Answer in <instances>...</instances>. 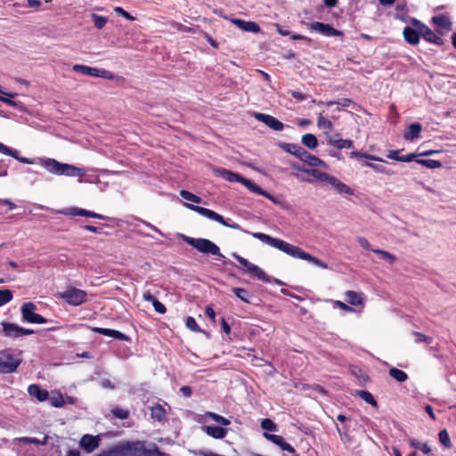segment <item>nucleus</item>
Masks as SVG:
<instances>
[{"label":"nucleus","instance_id":"obj_11","mask_svg":"<svg viewBox=\"0 0 456 456\" xmlns=\"http://www.w3.org/2000/svg\"><path fill=\"white\" fill-rule=\"evenodd\" d=\"M293 167L295 168H297L299 171H302L309 175H311L313 177L312 178H305V177H300V179L302 181H305V182H307V183H314V179L317 180L318 182H320L322 184H330V182H331V179L333 178V175H330L327 173H324V172H322L318 169H306V168H301L299 167H297L295 165H293Z\"/></svg>","mask_w":456,"mask_h":456},{"label":"nucleus","instance_id":"obj_48","mask_svg":"<svg viewBox=\"0 0 456 456\" xmlns=\"http://www.w3.org/2000/svg\"><path fill=\"white\" fill-rule=\"evenodd\" d=\"M92 19L94 20V26L97 28H102L108 21V19L106 17L99 16L95 13L92 14Z\"/></svg>","mask_w":456,"mask_h":456},{"label":"nucleus","instance_id":"obj_54","mask_svg":"<svg viewBox=\"0 0 456 456\" xmlns=\"http://www.w3.org/2000/svg\"><path fill=\"white\" fill-rule=\"evenodd\" d=\"M264 436L267 440L271 441L272 443L275 444L278 446H280L284 440L283 437L281 436L272 435V434H268V433H264Z\"/></svg>","mask_w":456,"mask_h":456},{"label":"nucleus","instance_id":"obj_5","mask_svg":"<svg viewBox=\"0 0 456 456\" xmlns=\"http://www.w3.org/2000/svg\"><path fill=\"white\" fill-rule=\"evenodd\" d=\"M181 238L190 246L193 247L201 253L224 257V255H222L220 252L219 247L208 239H195L186 235H181Z\"/></svg>","mask_w":456,"mask_h":456},{"label":"nucleus","instance_id":"obj_61","mask_svg":"<svg viewBox=\"0 0 456 456\" xmlns=\"http://www.w3.org/2000/svg\"><path fill=\"white\" fill-rule=\"evenodd\" d=\"M400 151H399V150L389 151L388 153H387V158L391 159H395V160L400 161V158L402 157V156H399V152Z\"/></svg>","mask_w":456,"mask_h":456},{"label":"nucleus","instance_id":"obj_39","mask_svg":"<svg viewBox=\"0 0 456 456\" xmlns=\"http://www.w3.org/2000/svg\"><path fill=\"white\" fill-rule=\"evenodd\" d=\"M372 252L378 254L383 260L387 262L390 265H393L396 261L395 256L393 254L383 250V249H371Z\"/></svg>","mask_w":456,"mask_h":456},{"label":"nucleus","instance_id":"obj_47","mask_svg":"<svg viewBox=\"0 0 456 456\" xmlns=\"http://www.w3.org/2000/svg\"><path fill=\"white\" fill-rule=\"evenodd\" d=\"M12 299V293L10 289L0 290V306Z\"/></svg>","mask_w":456,"mask_h":456},{"label":"nucleus","instance_id":"obj_24","mask_svg":"<svg viewBox=\"0 0 456 456\" xmlns=\"http://www.w3.org/2000/svg\"><path fill=\"white\" fill-rule=\"evenodd\" d=\"M419 34L428 42L435 43L436 45H442L443 40L437 37L429 28L421 26L419 28Z\"/></svg>","mask_w":456,"mask_h":456},{"label":"nucleus","instance_id":"obj_49","mask_svg":"<svg viewBox=\"0 0 456 456\" xmlns=\"http://www.w3.org/2000/svg\"><path fill=\"white\" fill-rule=\"evenodd\" d=\"M232 291L243 302L249 303V300L248 298V291L245 289H242V288H233Z\"/></svg>","mask_w":456,"mask_h":456},{"label":"nucleus","instance_id":"obj_51","mask_svg":"<svg viewBox=\"0 0 456 456\" xmlns=\"http://www.w3.org/2000/svg\"><path fill=\"white\" fill-rule=\"evenodd\" d=\"M232 256L236 259L238 260V262L243 266L244 268V272L247 273L248 270L251 267V265H253L252 263H250L248 260H247L246 258L239 256L238 254L236 253H232Z\"/></svg>","mask_w":456,"mask_h":456},{"label":"nucleus","instance_id":"obj_3","mask_svg":"<svg viewBox=\"0 0 456 456\" xmlns=\"http://www.w3.org/2000/svg\"><path fill=\"white\" fill-rule=\"evenodd\" d=\"M40 163L45 169L54 175L79 177L86 175L84 168L70 164L61 163L54 159H40Z\"/></svg>","mask_w":456,"mask_h":456},{"label":"nucleus","instance_id":"obj_22","mask_svg":"<svg viewBox=\"0 0 456 456\" xmlns=\"http://www.w3.org/2000/svg\"><path fill=\"white\" fill-rule=\"evenodd\" d=\"M422 126L419 123L411 124L403 134V138L408 141H412L420 136Z\"/></svg>","mask_w":456,"mask_h":456},{"label":"nucleus","instance_id":"obj_28","mask_svg":"<svg viewBox=\"0 0 456 456\" xmlns=\"http://www.w3.org/2000/svg\"><path fill=\"white\" fill-rule=\"evenodd\" d=\"M346 300L352 305H360L363 303L362 293L348 290L346 292Z\"/></svg>","mask_w":456,"mask_h":456},{"label":"nucleus","instance_id":"obj_30","mask_svg":"<svg viewBox=\"0 0 456 456\" xmlns=\"http://www.w3.org/2000/svg\"><path fill=\"white\" fill-rule=\"evenodd\" d=\"M248 274L253 275L256 277L257 279L265 281L270 282L271 279L269 276L266 275V273L257 265H252L251 267L247 272Z\"/></svg>","mask_w":456,"mask_h":456},{"label":"nucleus","instance_id":"obj_52","mask_svg":"<svg viewBox=\"0 0 456 456\" xmlns=\"http://www.w3.org/2000/svg\"><path fill=\"white\" fill-rule=\"evenodd\" d=\"M261 427L265 430L268 431H276L277 426L276 424L270 419H265L262 420Z\"/></svg>","mask_w":456,"mask_h":456},{"label":"nucleus","instance_id":"obj_40","mask_svg":"<svg viewBox=\"0 0 456 456\" xmlns=\"http://www.w3.org/2000/svg\"><path fill=\"white\" fill-rule=\"evenodd\" d=\"M206 416L211 418L214 421H216L223 426H228L231 423V421L228 419H226L221 415H218L215 412L208 411L206 413Z\"/></svg>","mask_w":456,"mask_h":456},{"label":"nucleus","instance_id":"obj_35","mask_svg":"<svg viewBox=\"0 0 456 456\" xmlns=\"http://www.w3.org/2000/svg\"><path fill=\"white\" fill-rule=\"evenodd\" d=\"M302 143L310 150H314L318 145V140L315 135L312 134H306L302 137Z\"/></svg>","mask_w":456,"mask_h":456},{"label":"nucleus","instance_id":"obj_34","mask_svg":"<svg viewBox=\"0 0 456 456\" xmlns=\"http://www.w3.org/2000/svg\"><path fill=\"white\" fill-rule=\"evenodd\" d=\"M433 21L441 29H444L445 31L451 30L452 23L447 17L444 15L435 16Z\"/></svg>","mask_w":456,"mask_h":456},{"label":"nucleus","instance_id":"obj_37","mask_svg":"<svg viewBox=\"0 0 456 456\" xmlns=\"http://www.w3.org/2000/svg\"><path fill=\"white\" fill-rule=\"evenodd\" d=\"M389 375L400 383L406 381L408 379V375L404 371L396 368H391Z\"/></svg>","mask_w":456,"mask_h":456},{"label":"nucleus","instance_id":"obj_62","mask_svg":"<svg viewBox=\"0 0 456 456\" xmlns=\"http://www.w3.org/2000/svg\"><path fill=\"white\" fill-rule=\"evenodd\" d=\"M335 305L346 312H349V313L354 312V309L351 306L347 305L346 304L343 303L342 301L337 300V301H335Z\"/></svg>","mask_w":456,"mask_h":456},{"label":"nucleus","instance_id":"obj_63","mask_svg":"<svg viewBox=\"0 0 456 456\" xmlns=\"http://www.w3.org/2000/svg\"><path fill=\"white\" fill-rule=\"evenodd\" d=\"M289 94H291L292 97H294L295 99H297L298 101H304L307 98L306 94H304L300 92L290 91Z\"/></svg>","mask_w":456,"mask_h":456},{"label":"nucleus","instance_id":"obj_14","mask_svg":"<svg viewBox=\"0 0 456 456\" xmlns=\"http://www.w3.org/2000/svg\"><path fill=\"white\" fill-rule=\"evenodd\" d=\"M254 117L258 121L265 124L268 127H270L275 131H281L283 129V126H284L283 124L280 120H278L276 118H274L271 115L256 112V113H254Z\"/></svg>","mask_w":456,"mask_h":456},{"label":"nucleus","instance_id":"obj_8","mask_svg":"<svg viewBox=\"0 0 456 456\" xmlns=\"http://www.w3.org/2000/svg\"><path fill=\"white\" fill-rule=\"evenodd\" d=\"M58 297L72 305H79L86 302V292L74 287H69L65 291L58 294Z\"/></svg>","mask_w":456,"mask_h":456},{"label":"nucleus","instance_id":"obj_45","mask_svg":"<svg viewBox=\"0 0 456 456\" xmlns=\"http://www.w3.org/2000/svg\"><path fill=\"white\" fill-rule=\"evenodd\" d=\"M186 327L195 332H203L206 336L208 333L200 330L193 317H188L186 320Z\"/></svg>","mask_w":456,"mask_h":456},{"label":"nucleus","instance_id":"obj_53","mask_svg":"<svg viewBox=\"0 0 456 456\" xmlns=\"http://www.w3.org/2000/svg\"><path fill=\"white\" fill-rule=\"evenodd\" d=\"M111 412L115 417L120 419H126L129 415V411L127 410L121 408H115L111 411Z\"/></svg>","mask_w":456,"mask_h":456},{"label":"nucleus","instance_id":"obj_23","mask_svg":"<svg viewBox=\"0 0 456 456\" xmlns=\"http://www.w3.org/2000/svg\"><path fill=\"white\" fill-rule=\"evenodd\" d=\"M28 392L30 396L36 397L40 402L45 401L48 398V392L36 384L30 385Z\"/></svg>","mask_w":456,"mask_h":456},{"label":"nucleus","instance_id":"obj_33","mask_svg":"<svg viewBox=\"0 0 456 456\" xmlns=\"http://www.w3.org/2000/svg\"><path fill=\"white\" fill-rule=\"evenodd\" d=\"M317 126L324 130V134L328 136L330 135V133L333 130L332 123L324 118L322 113L318 116Z\"/></svg>","mask_w":456,"mask_h":456},{"label":"nucleus","instance_id":"obj_41","mask_svg":"<svg viewBox=\"0 0 456 456\" xmlns=\"http://www.w3.org/2000/svg\"><path fill=\"white\" fill-rule=\"evenodd\" d=\"M417 162L428 168H439L442 167V163L438 160L434 159H419Z\"/></svg>","mask_w":456,"mask_h":456},{"label":"nucleus","instance_id":"obj_12","mask_svg":"<svg viewBox=\"0 0 456 456\" xmlns=\"http://www.w3.org/2000/svg\"><path fill=\"white\" fill-rule=\"evenodd\" d=\"M72 69L74 71H77V72H79V73H82L84 75H87L90 77H104V78H109V79L113 78V75L105 69H98L95 68H92V67H88V66L81 65V64H75L72 67Z\"/></svg>","mask_w":456,"mask_h":456},{"label":"nucleus","instance_id":"obj_43","mask_svg":"<svg viewBox=\"0 0 456 456\" xmlns=\"http://www.w3.org/2000/svg\"><path fill=\"white\" fill-rule=\"evenodd\" d=\"M440 443L446 448L452 447L451 439L448 432L445 429H443L438 434Z\"/></svg>","mask_w":456,"mask_h":456},{"label":"nucleus","instance_id":"obj_6","mask_svg":"<svg viewBox=\"0 0 456 456\" xmlns=\"http://www.w3.org/2000/svg\"><path fill=\"white\" fill-rule=\"evenodd\" d=\"M145 453L141 443H126L116 445L109 450L108 456H142Z\"/></svg>","mask_w":456,"mask_h":456},{"label":"nucleus","instance_id":"obj_4","mask_svg":"<svg viewBox=\"0 0 456 456\" xmlns=\"http://www.w3.org/2000/svg\"><path fill=\"white\" fill-rule=\"evenodd\" d=\"M282 148L287 152L297 157L300 160L305 162L311 167H322L325 169L328 168V166L324 161L307 152L300 145L294 143H284Z\"/></svg>","mask_w":456,"mask_h":456},{"label":"nucleus","instance_id":"obj_26","mask_svg":"<svg viewBox=\"0 0 456 456\" xmlns=\"http://www.w3.org/2000/svg\"><path fill=\"white\" fill-rule=\"evenodd\" d=\"M338 193L342 194H353V190L349 188L346 183H342L340 180L333 176L331 182L330 183Z\"/></svg>","mask_w":456,"mask_h":456},{"label":"nucleus","instance_id":"obj_58","mask_svg":"<svg viewBox=\"0 0 456 456\" xmlns=\"http://www.w3.org/2000/svg\"><path fill=\"white\" fill-rule=\"evenodd\" d=\"M356 240L358 241L360 246L362 247L363 248L369 249V250L372 249L370 248V242L368 241V240L366 238L359 236V237L356 238Z\"/></svg>","mask_w":456,"mask_h":456},{"label":"nucleus","instance_id":"obj_44","mask_svg":"<svg viewBox=\"0 0 456 456\" xmlns=\"http://www.w3.org/2000/svg\"><path fill=\"white\" fill-rule=\"evenodd\" d=\"M180 195H181V197H183L186 200H189V201H191V202H194V203H200L201 202V198H200L197 195H194L193 193H191V192H190L188 191L182 190L180 191Z\"/></svg>","mask_w":456,"mask_h":456},{"label":"nucleus","instance_id":"obj_59","mask_svg":"<svg viewBox=\"0 0 456 456\" xmlns=\"http://www.w3.org/2000/svg\"><path fill=\"white\" fill-rule=\"evenodd\" d=\"M417 157H419V154H415V153H410V154H407L405 156H402L400 158V161L402 162H411L412 160H415L417 162Z\"/></svg>","mask_w":456,"mask_h":456},{"label":"nucleus","instance_id":"obj_19","mask_svg":"<svg viewBox=\"0 0 456 456\" xmlns=\"http://www.w3.org/2000/svg\"><path fill=\"white\" fill-rule=\"evenodd\" d=\"M201 429L208 436L216 439H222L227 434V430L225 428L217 426H203Z\"/></svg>","mask_w":456,"mask_h":456},{"label":"nucleus","instance_id":"obj_55","mask_svg":"<svg viewBox=\"0 0 456 456\" xmlns=\"http://www.w3.org/2000/svg\"><path fill=\"white\" fill-rule=\"evenodd\" d=\"M51 405L54 407H61L64 404V400L61 395L51 396L49 398Z\"/></svg>","mask_w":456,"mask_h":456},{"label":"nucleus","instance_id":"obj_42","mask_svg":"<svg viewBox=\"0 0 456 456\" xmlns=\"http://www.w3.org/2000/svg\"><path fill=\"white\" fill-rule=\"evenodd\" d=\"M243 185H245L250 191L261 195V193H264V190H262L259 186L252 183L250 180H248L246 178L243 179L242 183Z\"/></svg>","mask_w":456,"mask_h":456},{"label":"nucleus","instance_id":"obj_1","mask_svg":"<svg viewBox=\"0 0 456 456\" xmlns=\"http://www.w3.org/2000/svg\"><path fill=\"white\" fill-rule=\"evenodd\" d=\"M252 235L254 238L260 240L262 242L268 244L275 248H278L279 250L293 257L306 260L323 269L328 268V265L322 261L321 259L313 256L308 253L304 252L300 248L294 246L290 243H288L282 240L271 237L270 235L262 232H254Z\"/></svg>","mask_w":456,"mask_h":456},{"label":"nucleus","instance_id":"obj_25","mask_svg":"<svg viewBox=\"0 0 456 456\" xmlns=\"http://www.w3.org/2000/svg\"><path fill=\"white\" fill-rule=\"evenodd\" d=\"M0 152L8 156H12V158L18 159L19 161L26 164H34V161L31 159H28L24 157H19L18 151L10 149L9 147L5 146L4 144L0 142Z\"/></svg>","mask_w":456,"mask_h":456},{"label":"nucleus","instance_id":"obj_38","mask_svg":"<svg viewBox=\"0 0 456 456\" xmlns=\"http://www.w3.org/2000/svg\"><path fill=\"white\" fill-rule=\"evenodd\" d=\"M355 395H358L362 400H364L366 403H370V405L374 407L378 406L376 400L370 392L364 390H358L355 392Z\"/></svg>","mask_w":456,"mask_h":456},{"label":"nucleus","instance_id":"obj_64","mask_svg":"<svg viewBox=\"0 0 456 456\" xmlns=\"http://www.w3.org/2000/svg\"><path fill=\"white\" fill-rule=\"evenodd\" d=\"M281 449L283 450V451H287L289 452H294V448L289 444H288L287 442H285V440H283V442L281 443V444L280 445Z\"/></svg>","mask_w":456,"mask_h":456},{"label":"nucleus","instance_id":"obj_57","mask_svg":"<svg viewBox=\"0 0 456 456\" xmlns=\"http://www.w3.org/2000/svg\"><path fill=\"white\" fill-rule=\"evenodd\" d=\"M115 12L123 16L124 18L129 20H134L135 18L131 16L127 12H126L122 7H116L114 9Z\"/></svg>","mask_w":456,"mask_h":456},{"label":"nucleus","instance_id":"obj_21","mask_svg":"<svg viewBox=\"0 0 456 456\" xmlns=\"http://www.w3.org/2000/svg\"><path fill=\"white\" fill-rule=\"evenodd\" d=\"M93 330L94 332L100 333L102 335L112 337V338H115L119 340H123V341L129 340V338L126 334H124L120 331L115 330L96 327V328H93Z\"/></svg>","mask_w":456,"mask_h":456},{"label":"nucleus","instance_id":"obj_31","mask_svg":"<svg viewBox=\"0 0 456 456\" xmlns=\"http://www.w3.org/2000/svg\"><path fill=\"white\" fill-rule=\"evenodd\" d=\"M248 274L253 275L256 277L257 279L265 281L270 282L271 279L269 276L266 275V273L257 265H252L251 267L247 272Z\"/></svg>","mask_w":456,"mask_h":456},{"label":"nucleus","instance_id":"obj_50","mask_svg":"<svg viewBox=\"0 0 456 456\" xmlns=\"http://www.w3.org/2000/svg\"><path fill=\"white\" fill-rule=\"evenodd\" d=\"M364 165L366 167H370L371 169H373L375 172H378V173L386 174V175L393 174V172L388 171L385 167H383L381 165H376V164H373L370 162H366Z\"/></svg>","mask_w":456,"mask_h":456},{"label":"nucleus","instance_id":"obj_56","mask_svg":"<svg viewBox=\"0 0 456 456\" xmlns=\"http://www.w3.org/2000/svg\"><path fill=\"white\" fill-rule=\"evenodd\" d=\"M351 100L349 99H342L340 102H325L326 106H331L333 104L341 105L342 107H348L351 104ZM322 104H324V102H321Z\"/></svg>","mask_w":456,"mask_h":456},{"label":"nucleus","instance_id":"obj_36","mask_svg":"<svg viewBox=\"0 0 456 456\" xmlns=\"http://www.w3.org/2000/svg\"><path fill=\"white\" fill-rule=\"evenodd\" d=\"M151 418L154 419H157L159 421H161L166 416L165 409L159 404H156V405L152 406L151 409Z\"/></svg>","mask_w":456,"mask_h":456},{"label":"nucleus","instance_id":"obj_18","mask_svg":"<svg viewBox=\"0 0 456 456\" xmlns=\"http://www.w3.org/2000/svg\"><path fill=\"white\" fill-rule=\"evenodd\" d=\"M3 333L5 337L16 338L20 337L21 327L15 323L2 322Z\"/></svg>","mask_w":456,"mask_h":456},{"label":"nucleus","instance_id":"obj_46","mask_svg":"<svg viewBox=\"0 0 456 456\" xmlns=\"http://www.w3.org/2000/svg\"><path fill=\"white\" fill-rule=\"evenodd\" d=\"M412 335L416 338L415 342L417 343H425L427 345H429L433 341V338L431 337L426 336L417 331H413Z\"/></svg>","mask_w":456,"mask_h":456},{"label":"nucleus","instance_id":"obj_10","mask_svg":"<svg viewBox=\"0 0 456 456\" xmlns=\"http://www.w3.org/2000/svg\"><path fill=\"white\" fill-rule=\"evenodd\" d=\"M37 306L34 303L28 302L24 303L21 306V314L22 318L25 322L31 323H45L46 320L38 314H36L35 311Z\"/></svg>","mask_w":456,"mask_h":456},{"label":"nucleus","instance_id":"obj_60","mask_svg":"<svg viewBox=\"0 0 456 456\" xmlns=\"http://www.w3.org/2000/svg\"><path fill=\"white\" fill-rule=\"evenodd\" d=\"M152 305H153L156 312H158L159 314H165L166 313L165 305L162 303H160L158 299L154 300Z\"/></svg>","mask_w":456,"mask_h":456},{"label":"nucleus","instance_id":"obj_16","mask_svg":"<svg viewBox=\"0 0 456 456\" xmlns=\"http://www.w3.org/2000/svg\"><path fill=\"white\" fill-rule=\"evenodd\" d=\"M60 213H61L63 215H67V216H83L94 217V218H99V219L104 218L103 216H102L100 214H97V213H94V212H92L89 210L78 208H68V209L61 211Z\"/></svg>","mask_w":456,"mask_h":456},{"label":"nucleus","instance_id":"obj_9","mask_svg":"<svg viewBox=\"0 0 456 456\" xmlns=\"http://www.w3.org/2000/svg\"><path fill=\"white\" fill-rule=\"evenodd\" d=\"M186 206L194 210L195 212L199 213L200 215L208 218V219H211V220H214L216 222H218L220 223L221 224L224 225V226H227V227H230V228H232V229H240V226L239 224H228L225 222V220L224 219V217L219 215L218 213L213 211V210H210L208 208H203V207H199V206H195V205H191V204H186Z\"/></svg>","mask_w":456,"mask_h":456},{"label":"nucleus","instance_id":"obj_27","mask_svg":"<svg viewBox=\"0 0 456 456\" xmlns=\"http://www.w3.org/2000/svg\"><path fill=\"white\" fill-rule=\"evenodd\" d=\"M328 144L336 147L337 149H350L353 147L351 140L334 139L331 135H328Z\"/></svg>","mask_w":456,"mask_h":456},{"label":"nucleus","instance_id":"obj_32","mask_svg":"<svg viewBox=\"0 0 456 456\" xmlns=\"http://www.w3.org/2000/svg\"><path fill=\"white\" fill-rule=\"evenodd\" d=\"M403 37L405 40L411 45H416L419 43V33L410 27H406L403 29Z\"/></svg>","mask_w":456,"mask_h":456},{"label":"nucleus","instance_id":"obj_2","mask_svg":"<svg viewBox=\"0 0 456 456\" xmlns=\"http://www.w3.org/2000/svg\"><path fill=\"white\" fill-rule=\"evenodd\" d=\"M40 163L45 169L54 175L79 177L86 175L84 168L70 164L61 163L54 159H40Z\"/></svg>","mask_w":456,"mask_h":456},{"label":"nucleus","instance_id":"obj_17","mask_svg":"<svg viewBox=\"0 0 456 456\" xmlns=\"http://www.w3.org/2000/svg\"><path fill=\"white\" fill-rule=\"evenodd\" d=\"M214 173L229 182H238L241 183L244 179V177L240 176L239 174L224 168H215Z\"/></svg>","mask_w":456,"mask_h":456},{"label":"nucleus","instance_id":"obj_13","mask_svg":"<svg viewBox=\"0 0 456 456\" xmlns=\"http://www.w3.org/2000/svg\"><path fill=\"white\" fill-rule=\"evenodd\" d=\"M310 28L315 32H318L326 37H342L343 33L340 30L334 28L330 24L322 23V22H313L310 25Z\"/></svg>","mask_w":456,"mask_h":456},{"label":"nucleus","instance_id":"obj_29","mask_svg":"<svg viewBox=\"0 0 456 456\" xmlns=\"http://www.w3.org/2000/svg\"><path fill=\"white\" fill-rule=\"evenodd\" d=\"M248 274L253 275L256 277L257 279L265 281L270 282L271 279L269 276L266 275V273L257 265H252L251 267L247 272Z\"/></svg>","mask_w":456,"mask_h":456},{"label":"nucleus","instance_id":"obj_20","mask_svg":"<svg viewBox=\"0 0 456 456\" xmlns=\"http://www.w3.org/2000/svg\"><path fill=\"white\" fill-rule=\"evenodd\" d=\"M231 21L244 31L257 33L260 30L259 26L253 21H245L240 19H232Z\"/></svg>","mask_w":456,"mask_h":456},{"label":"nucleus","instance_id":"obj_7","mask_svg":"<svg viewBox=\"0 0 456 456\" xmlns=\"http://www.w3.org/2000/svg\"><path fill=\"white\" fill-rule=\"evenodd\" d=\"M20 362L21 359L11 354L10 351L3 350L0 352V373L14 372Z\"/></svg>","mask_w":456,"mask_h":456},{"label":"nucleus","instance_id":"obj_15","mask_svg":"<svg viewBox=\"0 0 456 456\" xmlns=\"http://www.w3.org/2000/svg\"><path fill=\"white\" fill-rule=\"evenodd\" d=\"M100 442L99 436L85 435L80 440V446L88 453L94 452L98 446Z\"/></svg>","mask_w":456,"mask_h":456}]
</instances>
